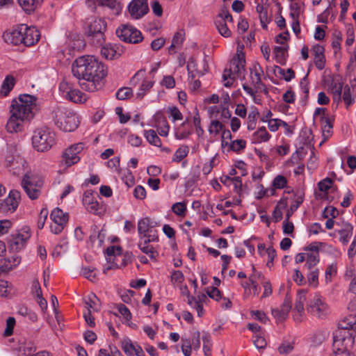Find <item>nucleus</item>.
<instances>
[{"instance_id":"1","label":"nucleus","mask_w":356,"mask_h":356,"mask_svg":"<svg viewBox=\"0 0 356 356\" xmlns=\"http://www.w3.org/2000/svg\"><path fill=\"white\" fill-rule=\"evenodd\" d=\"M72 72L79 80L80 87L90 92L100 90L107 75L106 66L94 56L77 58L72 64Z\"/></svg>"},{"instance_id":"2","label":"nucleus","mask_w":356,"mask_h":356,"mask_svg":"<svg viewBox=\"0 0 356 356\" xmlns=\"http://www.w3.org/2000/svg\"><path fill=\"white\" fill-rule=\"evenodd\" d=\"M35 98L28 94L20 95L12 101L10 116L6 129L9 133H17L24 129V123L30 121L34 116Z\"/></svg>"},{"instance_id":"3","label":"nucleus","mask_w":356,"mask_h":356,"mask_svg":"<svg viewBox=\"0 0 356 356\" xmlns=\"http://www.w3.org/2000/svg\"><path fill=\"white\" fill-rule=\"evenodd\" d=\"M356 329V314H349L339 323L338 328L333 333L335 347L345 346V348H353L355 343Z\"/></svg>"},{"instance_id":"4","label":"nucleus","mask_w":356,"mask_h":356,"mask_svg":"<svg viewBox=\"0 0 356 356\" xmlns=\"http://www.w3.org/2000/svg\"><path fill=\"white\" fill-rule=\"evenodd\" d=\"M51 113L55 125L63 131H74L79 126L78 116L71 109L61 106H55L52 107Z\"/></svg>"},{"instance_id":"5","label":"nucleus","mask_w":356,"mask_h":356,"mask_svg":"<svg viewBox=\"0 0 356 356\" xmlns=\"http://www.w3.org/2000/svg\"><path fill=\"white\" fill-rule=\"evenodd\" d=\"M31 143L37 152H48L56 144V134L46 127H38L33 132Z\"/></svg>"},{"instance_id":"6","label":"nucleus","mask_w":356,"mask_h":356,"mask_svg":"<svg viewBox=\"0 0 356 356\" xmlns=\"http://www.w3.org/2000/svg\"><path fill=\"white\" fill-rule=\"evenodd\" d=\"M245 60L242 54L237 53V57H234L229 65V69H225L222 74L224 86L230 87L235 79L243 80L245 75Z\"/></svg>"},{"instance_id":"7","label":"nucleus","mask_w":356,"mask_h":356,"mask_svg":"<svg viewBox=\"0 0 356 356\" xmlns=\"http://www.w3.org/2000/svg\"><path fill=\"white\" fill-rule=\"evenodd\" d=\"M21 185L27 196L31 200L38 199L41 193L44 185L43 178L35 173H26L21 182Z\"/></svg>"},{"instance_id":"8","label":"nucleus","mask_w":356,"mask_h":356,"mask_svg":"<svg viewBox=\"0 0 356 356\" xmlns=\"http://www.w3.org/2000/svg\"><path fill=\"white\" fill-rule=\"evenodd\" d=\"M263 76V68L259 63L254 62L250 67V82L252 87L247 83L243 84V90L251 97H254L256 93L262 90L264 86L261 81Z\"/></svg>"},{"instance_id":"9","label":"nucleus","mask_w":356,"mask_h":356,"mask_svg":"<svg viewBox=\"0 0 356 356\" xmlns=\"http://www.w3.org/2000/svg\"><path fill=\"white\" fill-rule=\"evenodd\" d=\"M307 312L318 318H324L329 315L330 309L321 296L315 294L307 303Z\"/></svg>"},{"instance_id":"10","label":"nucleus","mask_w":356,"mask_h":356,"mask_svg":"<svg viewBox=\"0 0 356 356\" xmlns=\"http://www.w3.org/2000/svg\"><path fill=\"white\" fill-rule=\"evenodd\" d=\"M6 166L13 175H19L24 169L25 161L22 158L17 148L14 146L9 147L5 159Z\"/></svg>"},{"instance_id":"11","label":"nucleus","mask_w":356,"mask_h":356,"mask_svg":"<svg viewBox=\"0 0 356 356\" xmlns=\"http://www.w3.org/2000/svg\"><path fill=\"white\" fill-rule=\"evenodd\" d=\"M106 29V22L104 19H93L88 26L87 34L92 38L95 44L101 45L104 41V31Z\"/></svg>"},{"instance_id":"12","label":"nucleus","mask_w":356,"mask_h":356,"mask_svg":"<svg viewBox=\"0 0 356 356\" xmlns=\"http://www.w3.org/2000/svg\"><path fill=\"white\" fill-rule=\"evenodd\" d=\"M61 96L74 103H83L86 101V95L74 87L70 82L63 80L59 85Z\"/></svg>"},{"instance_id":"13","label":"nucleus","mask_w":356,"mask_h":356,"mask_svg":"<svg viewBox=\"0 0 356 356\" xmlns=\"http://www.w3.org/2000/svg\"><path fill=\"white\" fill-rule=\"evenodd\" d=\"M84 148V143H77L65 149L61 156V164L69 168L77 163L81 159L80 154Z\"/></svg>"},{"instance_id":"14","label":"nucleus","mask_w":356,"mask_h":356,"mask_svg":"<svg viewBox=\"0 0 356 356\" xmlns=\"http://www.w3.org/2000/svg\"><path fill=\"white\" fill-rule=\"evenodd\" d=\"M117 36L122 40L128 43L136 44L143 39L141 32L134 26L129 24H122L116 29Z\"/></svg>"},{"instance_id":"15","label":"nucleus","mask_w":356,"mask_h":356,"mask_svg":"<svg viewBox=\"0 0 356 356\" xmlns=\"http://www.w3.org/2000/svg\"><path fill=\"white\" fill-rule=\"evenodd\" d=\"M232 22L233 19L232 15L225 8L220 10V12L217 15L215 20V24L219 33L225 38L231 36L232 32L229 28L228 24H232Z\"/></svg>"},{"instance_id":"16","label":"nucleus","mask_w":356,"mask_h":356,"mask_svg":"<svg viewBox=\"0 0 356 356\" xmlns=\"http://www.w3.org/2000/svg\"><path fill=\"white\" fill-rule=\"evenodd\" d=\"M50 218L52 220L50 226L51 232L54 234H59L68 221V213H64L59 208H55L51 213Z\"/></svg>"},{"instance_id":"17","label":"nucleus","mask_w":356,"mask_h":356,"mask_svg":"<svg viewBox=\"0 0 356 356\" xmlns=\"http://www.w3.org/2000/svg\"><path fill=\"white\" fill-rule=\"evenodd\" d=\"M98 198L100 199L99 196L95 197L92 191H86L83 193L82 202L88 211L96 215H101L104 212V208L99 202Z\"/></svg>"},{"instance_id":"18","label":"nucleus","mask_w":356,"mask_h":356,"mask_svg":"<svg viewBox=\"0 0 356 356\" xmlns=\"http://www.w3.org/2000/svg\"><path fill=\"white\" fill-rule=\"evenodd\" d=\"M353 225L348 221L338 220L336 223L335 233L343 245H347L353 235Z\"/></svg>"},{"instance_id":"19","label":"nucleus","mask_w":356,"mask_h":356,"mask_svg":"<svg viewBox=\"0 0 356 356\" xmlns=\"http://www.w3.org/2000/svg\"><path fill=\"white\" fill-rule=\"evenodd\" d=\"M86 5L92 11H95L97 6H106L114 15H119L122 10V6L118 0H87Z\"/></svg>"},{"instance_id":"20","label":"nucleus","mask_w":356,"mask_h":356,"mask_svg":"<svg viewBox=\"0 0 356 356\" xmlns=\"http://www.w3.org/2000/svg\"><path fill=\"white\" fill-rule=\"evenodd\" d=\"M149 10L147 0H132L128 6L131 17L138 19L147 13Z\"/></svg>"},{"instance_id":"21","label":"nucleus","mask_w":356,"mask_h":356,"mask_svg":"<svg viewBox=\"0 0 356 356\" xmlns=\"http://www.w3.org/2000/svg\"><path fill=\"white\" fill-rule=\"evenodd\" d=\"M307 291L306 289H300L297 293L293 309V318L296 321H302L305 316V303L307 300Z\"/></svg>"},{"instance_id":"22","label":"nucleus","mask_w":356,"mask_h":356,"mask_svg":"<svg viewBox=\"0 0 356 356\" xmlns=\"http://www.w3.org/2000/svg\"><path fill=\"white\" fill-rule=\"evenodd\" d=\"M22 32V43L25 46L33 45L39 40L40 34L35 27H28L25 24H21Z\"/></svg>"},{"instance_id":"23","label":"nucleus","mask_w":356,"mask_h":356,"mask_svg":"<svg viewBox=\"0 0 356 356\" xmlns=\"http://www.w3.org/2000/svg\"><path fill=\"white\" fill-rule=\"evenodd\" d=\"M19 198L20 193L19 191H11L8 196L4 200H1L2 212H14L18 207Z\"/></svg>"},{"instance_id":"24","label":"nucleus","mask_w":356,"mask_h":356,"mask_svg":"<svg viewBox=\"0 0 356 356\" xmlns=\"http://www.w3.org/2000/svg\"><path fill=\"white\" fill-rule=\"evenodd\" d=\"M31 234L29 228L21 230L18 234L13 236L10 240V246L13 250L19 251L22 249L30 238Z\"/></svg>"},{"instance_id":"25","label":"nucleus","mask_w":356,"mask_h":356,"mask_svg":"<svg viewBox=\"0 0 356 356\" xmlns=\"http://www.w3.org/2000/svg\"><path fill=\"white\" fill-rule=\"evenodd\" d=\"M121 348L127 356H145L142 348L128 338L124 339L121 341Z\"/></svg>"},{"instance_id":"26","label":"nucleus","mask_w":356,"mask_h":356,"mask_svg":"<svg viewBox=\"0 0 356 356\" xmlns=\"http://www.w3.org/2000/svg\"><path fill=\"white\" fill-rule=\"evenodd\" d=\"M152 126L156 128L160 136L164 137L168 136L170 126L166 118L161 113H156L154 115V123Z\"/></svg>"},{"instance_id":"27","label":"nucleus","mask_w":356,"mask_h":356,"mask_svg":"<svg viewBox=\"0 0 356 356\" xmlns=\"http://www.w3.org/2000/svg\"><path fill=\"white\" fill-rule=\"evenodd\" d=\"M123 47L120 44H107L102 47L101 54L106 59L112 60L120 57L123 53Z\"/></svg>"},{"instance_id":"28","label":"nucleus","mask_w":356,"mask_h":356,"mask_svg":"<svg viewBox=\"0 0 356 356\" xmlns=\"http://www.w3.org/2000/svg\"><path fill=\"white\" fill-rule=\"evenodd\" d=\"M3 39L6 42L18 45L22 43V32L21 31V25L17 29L7 31L4 33Z\"/></svg>"},{"instance_id":"29","label":"nucleus","mask_w":356,"mask_h":356,"mask_svg":"<svg viewBox=\"0 0 356 356\" xmlns=\"http://www.w3.org/2000/svg\"><path fill=\"white\" fill-rule=\"evenodd\" d=\"M21 261V259L17 255H13L9 258L0 259V268L3 272H8L16 268Z\"/></svg>"},{"instance_id":"30","label":"nucleus","mask_w":356,"mask_h":356,"mask_svg":"<svg viewBox=\"0 0 356 356\" xmlns=\"http://www.w3.org/2000/svg\"><path fill=\"white\" fill-rule=\"evenodd\" d=\"M320 122L321 124L322 134L324 140L329 138L332 134V122L331 119L327 116H321Z\"/></svg>"},{"instance_id":"31","label":"nucleus","mask_w":356,"mask_h":356,"mask_svg":"<svg viewBox=\"0 0 356 356\" xmlns=\"http://www.w3.org/2000/svg\"><path fill=\"white\" fill-rule=\"evenodd\" d=\"M156 225V222L152 221L149 218H142L138 222V232L140 236L146 237V234Z\"/></svg>"},{"instance_id":"32","label":"nucleus","mask_w":356,"mask_h":356,"mask_svg":"<svg viewBox=\"0 0 356 356\" xmlns=\"http://www.w3.org/2000/svg\"><path fill=\"white\" fill-rule=\"evenodd\" d=\"M150 243L149 238H145L144 241L140 240L138 246L140 250L152 259H155L157 256V252L154 250V248L149 245Z\"/></svg>"},{"instance_id":"33","label":"nucleus","mask_w":356,"mask_h":356,"mask_svg":"<svg viewBox=\"0 0 356 356\" xmlns=\"http://www.w3.org/2000/svg\"><path fill=\"white\" fill-rule=\"evenodd\" d=\"M270 138V135L265 127H261L257 129L252 135V143H266Z\"/></svg>"},{"instance_id":"34","label":"nucleus","mask_w":356,"mask_h":356,"mask_svg":"<svg viewBox=\"0 0 356 356\" xmlns=\"http://www.w3.org/2000/svg\"><path fill=\"white\" fill-rule=\"evenodd\" d=\"M43 0H17L20 7L27 13L33 12Z\"/></svg>"},{"instance_id":"35","label":"nucleus","mask_w":356,"mask_h":356,"mask_svg":"<svg viewBox=\"0 0 356 356\" xmlns=\"http://www.w3.org/2000/svg\"><path fill=\"white\" fill-rule=\"evenodd\" d=\"M209 112L210 113L211 118H217L218 113L220 114L222 119H229L232 116L230 111L226 107L219 108L217 106H211L209 108Z\"/></svg>"},{"instance_id":"36","label":"nucleus","mask_w":356,"mask_h":356,"mask_svg":"<svg viewBox=\"0 0 356 356\" xmlns=\"http://www.w3.org/2000/svg\"><path fill=\"white\" fill-rule=\"evenodd\" d=\"M144 136L149 144L159 147H161V140L154 130H145Z\"/></svg>"},{"instance_id":"37","label":"nucleus","mask_w":356,"mask_h":356,"mask_svg":"<svg viewBox=\"0 0 356 356\" xmlns=\"http://www.w3.org/2000/svg\"><path fill=\"white\" fill-rule=\"evenodd\" d=\"M154 81L152 80L143 79L140 86L139 90L136 94L138 99H143L144 96L153 87Z\"/></svg>"},{"instance_id":"38","label":"nucleus","mask_w":356,"mask_h":356,"mask_svg":"<svg viewBox=\"0 0 356 356\" xmlns=\"http://www.w3.org/2000/svg\"><path fill=\"white\" fill-rule=\"evenodd\" d=\"M319 261V253L308 252L307 253L305 267L308 270H313L314 267L318 264Z\"/></svg>"},{"instance_id":"39","label":"nucleus","mask_w":356,"mask_h":356,"mask_svg":"<svg viewBox=\"0 0 356 356\" xmlns=\"http://www.w3.org/2000/svg\"><path fill=\"white\" fill-rule=\"evenodd\" d=\"M264 280V275L263 273H256L254 276H249V281L252 285L253 294L257 296L259 292V287L257 283V280Z\"/></svg>"},{"instance_id":"40","label":"nucleus","mask_w":356,"mask_h":356,"mask_svg":"<svg viewBox=\"0 0 356 356\" xmlns=\"http://www.w3.org/2000/svg\"><path fill=\"white\" fill-rule=\"evenodd\" d=\"M15 85V79L13 76H7L1 86V93L6 96L13 89Z\"/></svg>"},{"instance_id":"41","label":"nucleus","mask_w":356,"mask_h":356,"mask_svg":"<svg viewBox=\"0 0 356 356\" xmlns=\"http://www.w3.org/2000/svg\"><path fill=\"white\" fill-rule=\"evenodd\" d=\"M224 128L225 126L222 122L217 119H213L211 121L208 131L210 134L217 136Z\"/></svg>"},{"instance_id":"42","label":"nucleus","mask_w":356,"mask_h":356,"mask_svg":"<svg viewBox=\"0 0 356 356\" xmlns=\"http://www.w3.org/2000/svg\"><path fill=\"white\" fill-rule=\"evenodd\" d=\"M203 341V352L205 356H210L211 355V339L208 333H204L202 335Z\"/></svg>"},{"instance_id":"43","label":"nucleus","mask_w":356,"mask_h":356,"mask_svg":"<svg viewBox=\"0 0 356 356\" xmlns=\"http://www.w3.org/2000/svg\"><path fill=\"white\" fill-rule=\"evenodd\" d=\"M189 152V149L186 145L180 146L174 154L172 161L179 162L187 156Z\"/></svg>"},{"instance_id":"44","label":"nucleus","mask_w":356,"mask_h":356,"mask_svg":"<svg viewBox=\"0 0 356 356\" xmlns=\"http://www.w3.org/2000/svg\"><path fill=\"white\" fill-rule=\"evenodd\" d=\"M309 270L310 272L307 275L308 283L313 287H317L318 285L319 270L315 268Z\"/></svg>"},{"instance_id":"45","label":"nucleus","mask_w":356,"mask_h":356,"mask_svg":"<svg viewBox=\"0 0 356 356\" xmlns=\"http://www.w3.org/2000/svg\"><path fill=\"white\" fill-rule=\"evenodd\" d=\"M81 274L86 279L91 282L97 280V270L90 267H83L81 268Z\"/></svg>"},{"instance_id":"46","label":"nucleus","mask_w":356,"mask_h":356,"mask_svg":"<svg viewBox=\"0 0 356 356\" xmlns=\"http://www.w3.org/2000/svg\"><path fill=\"white\" fill-rule=\"evenodd\" d=\"M353 348H345V346L343 347H335L334 344L333 343V353L331 354L330 356H355L353 353L351 352V350Z\"/></svg>"},{"instance_id":"47","label":"nucleus","mask_w":356,"mask_h":356,"mask_svg":"<svg viewBox=\"0 0 356 356\" xmlns=\"http://www.w3.org/2000/svg\"><path fill=\"white\" fill-rule=\"evenodd\" d=\"M337 273V267L335 263L329 265L325 272V280L327 283L332 281V277H335Z\"/></svg>"},{"instance_id":"48","label":"nucleus","mask_w":356,"mask_h":356,"mask_svg":"<svg viewBox=\"0 0 356 356\" xmlns=\"http://www.w3.org/2000/svg\"><path fill=\"white\" fill-rule=\"evenodd\" d=\"M246 147V141L243 139L233 140L229 145V149L233 152H239Z\"/></svg>"},{"instance_id":"49","label":"nucleus","mask_w":356,"mask_h":356,"mask_svg":"<svg viewBox=\"0 0 356 356\" xmlns=\"http://www.w3.org/2000/svg\"><path fill=\"white\" fill-rule=\"evenodd\" d=\"M268 127L270 131L275 132L280 127H287V123L279 119H273L268 122Z\"/></svg>"},{"instance_id":"50","label":"nucleus","mask_w":356,"mask_h":356,"mask_svg":"<svg viewBox=\"0 0 356 356\" xmlns=\"http://www.w3.org/2000/svg\"><path fill=\"white\" fill-rule=\"evenodd\" d=\"M131 95L132 89L129 87L122 88L116 92V97L120 100L129 99Z\"/></svg>"},{"instance_id":"51","label":"nucleus","mask_w":356,"mask_h":356,"mask_svg":"<svg viewBox=\"0 0 356 356\" xmlns=\"http://www.w3.org/2000/svg\"><path fill=\"white\" fill-rule=\"evenodd\" d=\"M16 323L15 318L14 317H9L6 320V326L3 332L5 337H10L13 333V329Z\"/></svg>"},{"instance_id":"52","label":"nucleus","mask_w":356,"mask_h":356,"mask_svg":"<svg viewBox=\"0 0 356 356\" xmlns=\"http://www.w3.org/2000/svg\"><path fill=\"white\" fill-rule=\"evenodd\" d=\"M185 290L188 291L187 286H185ZM187 298H188V304L193 308L195 309L196 307L200 303L202 300H204L206 298V296L204 294H202L198 296V300L189 295L188 291H187Z\"/></svg>"},{"instance_id":"53","label":"nucleus","mask_w":356,"mask_h":356,"mask_svg":"<svg viewBox=\"0 0 356 356\" xmlns=\"http://www.w3.org/2000/svg\"><path fill=\"white\" fill-rule=\"evenodd\" d=\"M168 113L170 114V118H172V121L181 120L183 118V115L179 108L175 106H169L168 108Z\"/></svg>"},{"instance_id":"54","label":"nucleus","mask_w":356,"mask_h":356,"mask_svg":"<svg viewBox=\"0 0 356 356\" xmlns=\"http://www.w3.org/2000/svg\"><path fill=\"white\" fill-rule=\"evenodd\" d=\"M172 210L176 215L184 216L186 211V205L184 202H177L172 206Z\"/></svg>"},{"instance_id":"55","label":"nucleus","mask_w":356,"mask_h":356,"mask_svg":"<svg viewBox=\"0 0 356 356\" xmlns=\"http://www.w3.org/2000/svg\"><path fill=\"white\" fill-rule=\"evenodd\" d=\"M290 16L292 19H298L302 12L301 5L299 3L293 2L290 5Z\"/></svg>"},{"instance_id":"56","label":"nucleus","mask_w":356,"mask_h":356,"mask_svg":"<svg viewBox=\"0 0 356 356\" xmlns=\"http://www.w3.org/2000/svg\"><path fill=\"white\" fill-rule=\"evenodd\" d=\"M160 83L167 89H172L175 86V80L173 76L170 75H165L163 77Z\"/></svg>"},{"instance_id":"57","label":"nucleus","mask_w":356,"mask_h":356,"mask_svg":"<svg viewBox=\"0 0 356 356\" xmlns=\"http://www.w3.org/2000/svg\"><path fill=\"white\" fill-rule=\"evenodd\" d=\"M287 180L282 175H277L273 181V185L275 188L282 189L286 186Z\"/></svg>"},{"instance_id":"58","label":"nucleus","mask_w":356,"mask_h":356,"mask_svg":"<svg viewBox=\"0 0 356 356\" xmlns=\"http://www.w3.org/2000/svg\"><path fill=\"white\" fill-rule=\"evenodd\" d=\"M183 41V34L180 32L176 33L172 38V44L169 47V51H170L175 47H179L182 44Z\"/></svg>"},{"instance_id":"59","label":"nucleus","mask_w":356,"mask_h":356,"mask_svg":"<svg viewBox=\"0 0 356 356\" xmlns=\"http://www.w3.org/2000/svg\"><path fill=\"white\" fill-rule=\"evenodd\" d=\"M333 181L330 178H325L318 184V188L322 192H327L332 188Z\"/></svg>"},{"instance_id":"60","label":"nucleus","mask_w":356,"mask_h":356,"mask_svg":"<svg viewBox=\"0 0 356 356\" xmlns=\"http://www.w3.org/2000/svg\"><path fill=\"white\" fill-rule=\"evenodd\" d=\"M278 72L282 75V78L286 81H290L295 77V73L291 69L283 70L277 67Z\"/></svg>"},{"instance_id":"61","label":"nucleus","mask_w":356,"mask_h":356,"mask_svg":"<svg viewBox=\"0 0 356 356\" xmlns=\"http://www.w3.org/2000/svg\"><path fill=\"white\" fill-rule=\"evenodd\" d=\"M253 343L255 347L259 349L264 348L266 346V341L261 334L254 336Z\"/></svg>"},{"instance_id":"62","label":"nucleus","mask_w":356,"mask_h":356,"mask_svg":"<svg viewBox=\"0 0 356 356\" xmlns=\"http://www.w3.org/2000/svg\"><path fill=\"white\" fill-rule=\"evenodd\" d=\"M293 280L299 286H302L305 284V280L302 273L299 270V269H295L293 275L292 276Z\"/></svg>"},{"instance_id":"63","label":"nucleus","mask_w":356,"mask_h":356,"mask_svg":"<svg viewBox=\"0 0 356 356\" xmlns=\"http://www.w3.org/2000/svg\"><path fill=\"white\" fill-rule=\"evenodd\" d=\"M338 214H339L338 210L332 206L327 207L323 211V216L325 218H334L338 216Z\"/></svg>"},{"instance_id":"64","label":"nucleus","mask_w":356,"mask_h":356,"mask_svg":"<svg viewBox=\"0 0 356 356\" xmlns=\"http://www.w3.org/2000/svg\"><path fill=\"white\" fill-rule=\"evenodd\" d=\"M184 280V276L181 271L175 270L171 275V281L173 284H181Z\"/></svg>"}]
</instances>
